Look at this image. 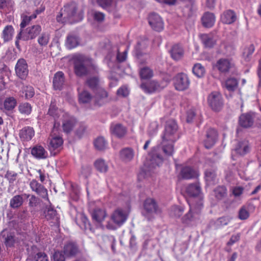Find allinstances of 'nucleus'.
I'll use <instances>...</instances> for the list:
<instances>
[{
    "mask_svg": "<svg viewBox=\"0 0 261 261\" xmlns=\"http://www.w3.org/2000/svg\"><path fill=\"white\" fill-rule=\"evenodd\" d=\"M170 53L173 60L178 61L183 57L184 52L182 48L178 44H176L172 46Z\"/></svg>",
    "mask_w": 261,
    "mask_h": 261,
    "instance_id": "obj_36",
    "label": "nucleus"
},
{
    "mask_svg": "<svg viewBox=\"0 0 261 261\" xmlns=\"http://www.w3.org/2000/svg\"><path fill=\"white\" fill-rule=\"evenodd\" d=\"M141 89L147 93H151L160 91L163 88L160 84L155 81H151L145 83H142L140 86Z\"/></svg>",
    "mask_w": 261,
    "mask_h": 261,
    "instance_id": "obj_19",
    "label": "nucleus"
},
{
    "mask_svg": "<svg viewBox=\"0 0 261 261\" xmlns=\"http://www.w3.org/2000/svg\"><path fill=\"white\" fill-rule=\"evenodd\" d=\"M92 95L87 91L84 90L79 93V100L80 103H88L92 99Z\"/></svg>",
    "mask_w": 261,
    "mask_h": 261,
    "instance_id": "obj_47",
    "label": "nucleus"
},
{
    "mask_svg": "<svg viewBox=\"0 0 261 261\" xmlns=\"http://www.w3.org/2000/svg\"><path fill=\"white\" fill-rule=\"evenodd\" d=\"M46 219L54 225L59 226V218L57 214L56 211L51 207H49L45 212Z\"/></svg>",
    "mask_w": 261,
    "mask_h": 261,
    "instance_id": "obj_26",
    "label": "nucleus"
},
{
    "mask_svg": "<svg viewBox=\"0 0 261 261\" xmlns=\"http://www.w3.org/2000/svg\"><path fill=\"white\" fill-rule=\"evenodd\" d=\"M237 16L235 12L231 10L225 11L221 16L222 22L225 24H231L236 21Z\"/></svg>",
    "mask_w": 261,
    "mask_h": 261,
    "instance_id": "obj_24",
    "label": "nucleus"
},
{
    "mask_svg": "<svg viewBox=\"0 0 261 261\" xmlns=\"http://www.w3.org/2000/svg\"><path fill=\"white\" fill-rule=\"evenodd\" d=\"M149 24L152 29L156 31L161 32L164 29V22L161 16L155 13H151L148 17Z\"/></svg>",
    "mask_w": 261,
    "mask_h": 261,
    "instance_id": "obj_12",
    "label": "nucleus"
},
{
    "mask_svg": "<svg viewBox=\"0 0 261 261\" xmlns=\"http://www.w3.org/2000/svg\"><path fill=\"white\" fill-rule=\"evenodd\" d=\"M91 216L93 220L100 223L105 219L107 214L104 209L96 208L91 213Z\"/></svg>",
    "mask_w": 261,
    "mask_h": 261,
    "instance_id": "obj_27",
    "label": "nucleus"
},
{
    "mask_svg": "<svg viewBox=\"0 0 261 261\" xmlns=\"http://www.w3.org/2000/svg\"><path fill=\"white\" fill-rule=\"evenodd\" d=\"M193 73L198 77H202L205 74V68L200 63H197L193 67Z\"/></svg>",
    "mask_w": 261,
    "mask_h": 261,
    "instance_id": "obj_51",
    "label": "nucleus"
},
{
    "mask_svg": "<svg viewBox=\"0 0 261 261\" xmlns=\"http://www.w3.org/2000/svg\"><path fill=\"white\" fill-rule=\"evenodd\" d=\"M238 85V81L235 78H229L225 83V86L226 88L229 91H234Z\"/></svg>",
    "mask_w": 261,
    "mask_h": 261,
    "instance_id": "obj_49",
    "label": "nucleus"
},
{
    "mask_svg": "<svg viewBox=\"0 0 261 261\" xmlns=\"http://www.w3.org/2000/svg\"><path fill=\"white\" fill-rule=\"evenodd\" d=\"M202 24L206 28L212 27L215 21V17L213 13L206 12L201 19Z\"/></svg>",
    "mask_w": 261,
    "mask_h": 261,
    "instance_id": "obj_37",
    "label": "nucleus"
},
{
    "mask_svg": "<svg viewBox=\"0 0 261 261\" xmlns=\"http://www.w3.org/2000/svg\"><path fill=\"white\" fill-rule=\"evenodd\" d=\"M218 134L217 131L213 128L208 129L206 134V139L204 140V145L206 148L212 147L216 142Z\"/></svg>",
    "mask_w": 261,
    "mask_h": 261,
    "instance_id": "obj_18",
    "label": "nucleus"
},
{
    "mask_svg": "<svg viewBox=\"0 0 261 261\" xmlns=\"http://www.w3.org/2000/svg\"><path fill=\"white\" fill-rule=\"evenodd\" d=\"M184 209L181 206H174L171 208L170 215L175 217H179L182 214Z\"/></svg>",
    "mask_w": 261,
    "mask_h": 261,
    "instance_id": "obj_58",
    "label": "nucleus"
},
{
    "mask_svg": "<svg viewBox=\"0 0 261 261\" xmlns=\"http://www.w3.org/2000/svg\"><path fill=\"white\" fill-rule=\"evenodd\" d=\"M19 111L23 114L29 115L32 111V107L28 102L22 103L19 106Z\"/></svg>",
    "mask_w": 261,
    "mask_h": 261,
    "instance_id": "obj_55",
    "label": "nucleus"
},
{
    "mask_svg": "<svg viewBox=\"0 0 261 261\" xmlns=\"http://www.w3.org/2000/svg\"><path fill=\"white\" fill-rule=\"evenodd\" d=\"M63 118L62 122V128L64 132L66 133H70L75 126L76 123L75 119L68 116L66 114L62 117Z\"/></svg>",
    "mask_w": 261,
    "mask_h": 261,
    "instance_id": "obj_20",
    "label": "nucleus"
},
{
    "mask_svg": "<svg viewBox=\"0 0 261 261\" xmlns=\"http://www.w3.org/2000/svg\"><path fill=\"white\" fill-rule=\"evenodd\" d=\"M41 27L39 25H34L27 28L24 31L20 30L17 36V39H22L24 41H27L30 39H33L36 38L41 32Z\"/></svg>",
    "mask_w": 261,
    "mask_h": 261,
    "instance_id": "obj_5",
    "label": "nucleus"
},
{
    "mask_svg": "<svg viewBox=\"0 0 261 261\" xmlns=\"http://www.w3.org/2000/svg\"><path fill=\"white\" fill-rule=\"evenodd\" d=\"M17 176V173L12 171H7L5 177L7 179L10 183L12 184L16 179Z\"/></svg>",
    "mask_w": 261,
    "mask_h": 261,
    "instance_id": "obj_60",
    "label": "nucleus"
},
{
    "mask_svg": "<svg viewBox=\"0 0 261 261\" xmlns=\"http://www.w3.org/2000/svg\"><path fill=\"white\" fill-rule=\"evenodd\" d=\"M215 197L218 199H222L226 194V189L224 186H219L217 187L214 190Z\"/></svg>",
    "mask_w": 261,
    "mask_h": 261,
    "instance_id": "obj_54",
    "label": "nucleus"
},
{
    "mask_svg": "<svg viewBox=\"0 0 261 261\" xmlns=\"http://www.w3.org/2000/svg\"><path fill=\"white\" fill-rule=\"evenodd\" d=\"M173 81L175 88L178 91H184L187 89L190 83L187 75L184 73L176 74L174 77Z\"/></svg>",
    "mask_w": 261,
    "mask_h": 261,
    "instance_id": "obj_9",
    "label": "nucleus"
},
{
    "mask_svg": "<svg viewBox=\"0 0 261 261\" xmlns=\"http://www.w3.org/2000/svg\"><path fill=\"white\" fill-rule=\"evenodd\" d=\"M206 180L208 182L214 181L216 178V173L214 171L207 170L205 172Z\"/></svg>",
    "mask_w": 261,
    "mask_h": 261,
    "instance_id": "obj_62",
    "label": "nucleus"
},
{
    "mask_svg": "<svg viewBox=\"0 0 261 261\" xmlns=\"http://www.w3.org/2000/svg\"><path fill=\"white\" fill-rule=\"evenodd\" d=\"M110 131L112 135L118 138L123 137L126 133L125 127L119 123H113L111 125Z\"/></svg>",
    "mask_w": 261,
    "mask_h": 261,
    "instance_id": "obj_25",
    "label": "nucleus"
},
{
    "mask_svg": "<svg viewBox=\"0 0 261 261\" xmlns=\"http://www.w3.org/2000/svg\"><path fill=\"white\" fill-rule=\"evenodd\" d=\"M29 186L32 191L35 192L41 198L48 200L47 190L36 179L30 181Z\"/></svg>",
    "mask_w": 261,
    "mask_h": 261,
    "instance_id": "obj_10",
    "label": "nucleus"
},
{
    "mask_svg": "<svg viewBox=\"0 0 261 261\" xmlns=\"http://www.w3.org/2000/svg\"><path fill=\"white\" fill-rule=\"evenodd\" d=\"M65 254H63L61 251H55L53 255L54 261H64Z\"/></svg>",
    "mask_w": 261,
    "mask_h": 261,
    "instance_id": "obj_64",
    "label": "nucleus"
},
{
    "mask_svg": "<svg viewBox=\"0 0 261 261\" xmlns=\"http://www.w3.org/2000/svg\"><path fill=\"white\" fill-rule=\"evenodd\" d=\"M180 175L182 178L185 179L193 178L198 176L196 171L189 166L183 167L180 171Z\"/></svg>",
    "mask_w": 261,
    "mask_h": 261,
    "instance_id": "obj_31",
    "label": "nucleus"
},
{
    "mask_svg": "<svg viewBox=\"0 0 261 261\" xmlns=\"http://www.w3.org/2000/svg\"><path fill=\"white\" fill-rule=\"evenodd\" d=\"M82 18V14L77 13V5L73 2L65 5L57 16V20L61 23H73L81 21Z\"/></svg>",
    "mask_w": 261,
    "mask_h": 261,
    "instance_id": "obj_1",
    "label": "nucleus"
},
{
    "mask_svg": "<svg viewBox=\"0 0 261 261\" xmlns=\"http://www.w3.org/2000/svg\"><path fill=\"white\" fill-rule=\"evenodd\" d=\"M175 141H169V139H162L161 146L162 150L166 156H170L174 152L173 144Z\"/></svg>",
    "mask_w": 261,
    "mask_h": 261,
    "instance_id": "obj_22",
    "label": "nucleus"
},
{
    "mask_svg": "<svg viewBox=\"0 0 261 261\" xmlns=\"http://www.w3.org/2000/svg\"><path fill=\"white\" fill-rule=\"evenodd\" d=\"M125 213L122 210H118L114 212L112 216L113 221L118 225L122 224L126 220Z\"/></svg>",
    "mask_w": 261,
    "mask_h": 261,
    "instance_id": "obj_34",
    "label": "nucleus"
},
{
    "mask_svg": "<svg viewBox=\"0 0 261 261\" xmlns=\"http://www.w3.org/2000/svg\"><path fill=\"white\" fill-rule=\"evenodd\" d=\"M34 261H48L47 255L44 252L37 253L34 257Z\"/></svg>",
    "mask_w": 261,
    "mask_h": 261,
    "instance_id": "obj_63",
    "label": "nucleus"
},
{
    "mask_svg": "<svg viewBox=\"0 0 261 261\" xmlns=\"http://www.w3.org/2000/svg\"><path fill=\"white\" fill-rule=\"evenodd\" d=\"M35 131L31 126H25L19 132V137L23 141H29L34 136Z\"/></svg>",
    "mask_w": 261,
    "mask_h": 261,
    "instance_id": "obj_23",
    "label": "nucleus"
},
{
    "mask_svg": "<svg viewBox=\"0 0 261 261\" xmlns=\"http://www.w3.org/2000/svg\"><path fill=\"white\" fill-rule=\"evenodd\" d=\"M150 158L145 164V172L146 175H149L151 172H153L154 170L159 167L163 161V156L156 152L155 149L153 150L149 154Z\"/></svg>",
    "mask_w": 261,
    "mask_h": 261,
    "instance_id": "obj_4",
    "label": "nucleus"
},
{
    "mask_svg": "<svg viewBox=\"0 0 261 261\" xmlns=\"http://www.w3.org/2000/svg\"><path fill=\"white\" fill-rule=\"evenodd\" d=\"M48 114L52 116L55 120L54 129H55L60 125V122L58 121L59 117H63L65 114L62 111L58 109L56 106V103L55 100H51V103L49 106Z\"/></svg>",
    "mask_w": 261,
    "mask_h": 261,
    "instance_id": "obj_11",
    "label": "nucleus"
},
{
    "mask_svg": "<svg viewBox=\"0 0 261 261\" xmlns=\"http://www.w3.org/2000/svg\"><path fill=\"white\" fill-rule=\"evenodd\" d=\"M23 194L17 195L13 197L10 201V206L13 208H17L22 205L23 202Z\"/></svg>",
    "mask_w": 261,
    "mask_h": 261,
    "instance_id": "obj_42",
    "label": "nucleus"
},
{
    "mask_svg": "<svg viewBox=\"0 0 261 261\" xmlns=\"http://www.w3.org/2000/svg\"><path fill=\"white\" fill-rule=\"evenodd\" d=\"M64 82V74L61 71L57 72L54 76L53 85L56 90H60L62 88Z\"/></svg>",
    "mask_w": 261,
    "mask_h": 261,
    "instance_id": "obj_39",
    "label": "nucleus"
},
{
    "mask_svg": "<svg viewBox=\"0 0 261 261\" xmlns=\"http://www.w3.org/2000/svg\"><path fill=\"white\" fill-rule=\"evenodd\" d=\"M74 73L77 76H85L89 73L90 61L84 56H76L73 58Z\"/></svg>",
    "mask_w": 261,
    "mask_h": 261,
    "instance_id": "obj_2",
    "label": "nucleus"
},
{
    "mask_svg": "<svg viewBox=\"0 0 261 261\" xmlns=\"http://www.w3.org/2000/svg\"><path fill=\"white\" fill-rule=\"evenodd\" d=\"M119 158L123 162H129L130 161V149L126 147L121 149L119 152Z\"/></svg>",
    "mask_w": 261,
    "mask_h": 261,
    "instance_id": "obj_48",
    "label": "nucleus"
},
{
    "mask_svg": "<svg viewBox=\"0 0 261 261\" xmlns=\"http://www.w3.org/2000/svg\"><path fill=\"white\" fill-rule=\"evenodd\" d=\"M255 206L251 203L242 206L239 211V218L241 220L247 219L249 217V211L253 210Z\"/></svg>",
    "mask_w": 261,
    "mask_h": 261,
    "instance_id": "obj_35",
    "label": "nucleus"
},
{
    "mask_svg": "<svg viewBox=\"0 0 261 261\" xmlns=\"http://www.w3.org/2000/svg\"><path fill=\"white\" fill-rule=\"evenodd\" d=\"M144 207L146 212L145 216L147 218L148 220H151V217L149 216L150 215L157 213L159 212L155 200L151 198H148L145 201Z\"/></svg>",
    "mask_w": 261,
    "mask_h": 261,
    "instance_id": "obj_15",
    "label": "nucleus"
},
{
    "mask_svg": "<svg viewBox=\"0 0 261 261\" xmlns=\"http://www.w3.org/2000/svg\"><path fill=\"white\" fill-rule=\"evenodd\" d=\"M249 143L246 140L239 142L234 149L236 153L241 156L249 152Z\"/></svg>",
    "mask_w": 261,
    "mask_h": 261,
    "instance_id": "obj_28",
    "label": "nucleus"
},
{
    "mask_svg": "<svg viewBox=\"0 0 261 261\" xmlns=\"http://www.w3.org/2000/svg\"><path fill=\"white\" fill-rule=\"evenodd\" d=\"M50 40V35L47 32L42 33L38 38L39 44L42 46H45L47 45Z\"/></svg>",
    "mask_w": 261,
    "mask_h": 261,
    "instance_id": "obj_52",
    "label": "nucleus"
},
{
    "mask_svg": "<svg viewBox=\"0 0 261 261\" xmlns=\"http://www.w3.org/2000/svg\"><path fill=\"white\" fill-rule=\"evenodd\" d=\"M231 219L232 218L229 216L220 217L214 222V226L215 229H218L223 226L227 225Z\"/></svg>",
    "mask_w": 261,
    "mask_h": 261,
    "instance_id": "obj_43",
    "label": "nucleus"
},
{
    "mask_svg": "<svg viewBox=\"0 0 261 261\" xmlns=\"http://www.w3.org/2000/svg\"><path fill=\"white\" fill-rule=\"evenodd\" d=\"M231 64L228 59H221L219 60L216 65V67L221 72L226 73L231 67Z\"/></svg>",
    "mask_w": 261,
    "mask_h": 261,
    "instance_id": "obj_33",
    "label": "nucleus"
},
{
    "mask_svg": "<svg viewBox=\"0 0 261 261\" xmlns=\"http://www.w3.org/2000/svg\"><path fill=\"white\" fill-rule=\"evenodd\" d=\"M201 41L206 48H212L215 45L216 40L212 34H203L200 35Z\"/></svg>",
    "mask_w": 261,
    "mask_h": 261,
    "instance_id": "obj_30",
    "label": "nucleus"
},
{
    "mask_svg": "<svg viewBox=\"0 0 261 261\" xmlns=\"http://www.w3.org/2000/svg\"><path fill=\"white\" fill-rule=\"evenodd\" d=\"M107 97L108 93L106 91L102 88H98L95 96V105L98 106L103 105L106 102Z\"/></svg>",
    "mask_w": 261,
    "mask_h": 261,
    "instance_id": "obj_29",
    "label": "nucleus"
},
{
    "mask_svg": "<svg viewBox=\"0 0 261 261\" xmlns=\"http://www.w3.org/2000/svg\"><path fill=\"white\" fill-rule=\"evenodd\" d=\"M17 105V100L14 97H7L4 101V108L8 111L12 110Z\"/></svg>",
    "mask_w": 261,
    "mask_h": 261,
    "instance_id": "obj_44",
    "label": "nucleus"
},
{
    "mask_svg": "<svg viewBox=\"0 0 261 261\" xmlns=\"http://www.w3.org/2000/svg\"><path fill=\"white\" fill-rule=\"evenodd\" d=\"M207 102L211 109L216 112L220 111L224 105L221 94L217 91L212 92L209 94L207 97Z\"/></svg>",
    "mask_w": 261,
    "mask_h": 261,
    "instance_id": "obj_6",
    "label": "nucleus"
},
{
    "mask_svg": "<svg viewBox=\"0 0 261 261\" xmlns=\"http://www.w3.org/2000/svg\"><path fill=\"white\" fill-rule=\"evenodd\" d=\"M178 129L176 122L172 119L169 120L166 122L165 131L162 136V139H169V141H176L177 138L175 134Z\"/></svg>",
    "mask_w": 261,
    "mask_h": 261,
    "instance_id": "obj_7",
    "label": "nucleus"
},
{
    "mask_svg": "<svg viewBox=\"0 0 261 261\" xmlns=\"http://www.w3.org/2000/svg\"><path fill=\"white\" fill-rule=\"evenodd\" d=\"M86 84L91 89L97 90L98 88L99 80L98 77L94 76L87 79Z\"/></svg>",
    "mask_w": 261,
    "mask_h": 261,
    "instance_id": "obj_53",
    "label": "nucleus"
},
{
    "mask_svg": "<svg viewBox=\"0 0 261 261\" xmlns=\"http://www.w3.org/2000/svg\"><path fill=\"white\" fill-rule=\"evenodd\" d=\"M17 75L21 79H25L28 74L29 70L26 61L23 59L18 60L15 66Z\"/></svg>",
    "mask_w": 261,
    "mask_h": 261,
    "instance_id": "obj_16",
    "label": "nucleus"
},
{
    "mask_svg": "<svg viewBox=\"0 0 261 261\" xmlns=\"http://www.w3.org/2000/svg\"><path fill=\"white\" fill-rule=\"evenodd\" d=\"M186 192L190 197V199L188 200L189 204L190 201H194L197 204L199 199H201V202L203 203V197L200 194L201 188L198 183L189 185L186 188Z\"/></svg>",
    "mask_w": 261,
    "mask_h": 261,
    "instance_id": "obj_8",
    "label": "nucleus"
},
{
    "mask_svg": "<svg viewBox=\"0 0 261 261\" xmlns=\"http://www.w3.org/2000/svg\"><path fill=\"white\" fill-rule=\"evenodd\" d=\"M23 196L26 198H29V205L30 207H36L40 203L39 198L34 195L25 193L23 194Z\"/></svg>",
    "mask_w": 261,
    "mask_h": 261,
    "instance_id": "obj_50",
    "label": "nucleus"
},
{
    "mask_svg": "<svg viewBox=\"0 0 261 261\" xmlns=\"http://www.w3.org/2000/svg\"><path fill=\"white\" fill-rule=\"evenodd\" d=\"M98 5L103 9L109 8L113 4V0H97Z\"/></svg>",
    "mask_w": 261,
    "mask_h": 261,
    "instance_id": "obj_61",
    "label": "nucleus"
},
{
    "mask_svg": "<svg viewBox=\"0 0 261 261\" xmlns=\"http://www.w3.org/2000/svg\"><path fill=\"white\" fill-rule=\"evenodd\" d=\"M254 118V113L249 112L243 114L240 116L239 124L243 127H250L253 125Z\"/></svg>",
    "mask_w": 261,
    "mask_h": 261,
    "instance_id": "obj_17",
    "label": "nucleus"
},
{
    "mask_svg": "<svg viewBox=\"0 0 261 261\" xmlns=\"http://www.w3.org/2000/svg\"><path fill=\"white\" fill-rule=\"evenodd\" d=\"M63 139L59 136H56L50 139L48 142V149L51 153L56 154L62 148Z\"/></svg>",
    "mask_w": 261,
    "mask_h": 261,
    "instance_id": "obj_14",
    "label": "nucleus"
},
{
    "mask_svg": "<svg viewBox=\"0 0 261 261\" xmlns=\"http://www.w3.org/2000/svg\"><path fill=\"white\" fill-rule=\"evenodd\" d=\"M140 75L142 79H149L152 76L153 71L149 68L145 67L140 70Z\"/></svg>",
    "mask_w": 261,
    "mask_h": 261,
    "instance_id": "obj_56",
    "label": "nucleus"
},
{
    "mask_svg": "<svg viewBox=\"0 0 261 261\" xmlns=\"http://www.w3.org/2000/svg\"><path fill=\"white\" fill-rule=\"evenodd\" d=\"M2 240L7 247L13 246L15 243L14 234L8 231L4 230L2 232Z\"/></svg>",
    "mask_w": 261,
    "mask_h": 261,
    "instance_id": "obj_32",
    "label": "nucleus"
},
{
    "mask_svg": "<svg viewBox=\"0 0 261 261\" xmlns=\"http://www.w3.org/2000/svg\"><path fill=\"white\" fill-rule=\"evenodd\" d=\"M22 92L25 93V96L27 99L31 98L34 95V89L30 86H23Z\"/></svg>",
    "mask_w": 261,
    "mask_h": 261,
    "instance_id": "obj_59",
    "label": "nucleus"
},
{
    "mask_svg": "<svg viewBox=\"0 0 261 261\" xmlns=\"http://www.w3.org/2000/svg\"><path fill=\"white\" fill-rule=\"evenodd\" d=\"M94 165L96 169L100 172L106 173L108 170V165L103 159L97 160L94 163Z\"/></svg>",
    "mask_w": 261,
    "mask_h": 261,
    "instance_id": "obj_46",
    "label": "nucleus"
},
{
    "mask_svg": "<svg viewBox=\"0 0 261 261\" xmlns=\"http://www.w3.org/2000/svg\"><path fill=\"white\" fill-rule=\"evenodd\" d=\"M14 30L13 27L11 25L6 26L2 34V37L4 39L5 42H8L11 40L13 36Z\"/></svg>",
    "mask_w": 261,
    "mask_h": 261,
    "instance_id": "obj_40",
    "label": "nucleus"
},
{
    "mask_svg": "<svg viewBox=\"0 0 261 261\" xmlns=\"http://www.w3.org/2000/svg\"><path fill=\"white\" fill-rule=\"evenodd\" d=\"M189 204L190 207V210L182 219V222L187 224H191L199 218L200 210L203 206L201 199H199V201L197 204L194 201H190Z\"/></svg>",
    "mask_w": 261,
    "mask_h": 261,
    "instance_id": "obj_3",
    "label": "nucleus"
},
{
    "mask_svg": "<svg viewBox=\"0 0 261 261\" xmlns=\"http://www.w3.org/2000/svg\"><path fill=\"white\" fill-rule=\"evenodd\" d=\"M36 17V14H33L31 16L22 15L21 16L22 21L20 23V27L21 30L25 28L30 22V21Z\"/></svg>",
    "mask_w": 261,
    "mask_h": 261,
    "instance_id": "obj_57",
    "label": "nucleus"
},
{
    "mask_svg": "<svg viewBox=\"0 0 261 261\" xmlns=\"http://www.w3.org/2000/svg\"><path fill=\"white\" fill-rule=\"evenodd\" d=\"M79 44L78 37L73 34L69 35L66 39V46L68 49H72Z\"/></svg>",
    "mask_w": 261,
    "mask_h": 261,
    "instance_id": "obj_41",
    "label": "nucleus"
},
{
    "mask_svg": "<svg viewBox=\"0 0 261 261\" xmlns=\"http://www.w3.org/2000/svg\"><path fill=\"white\" fill-rule=\"evenodd\" d=\"M77 252V247L74 243H68L64 247V253L67 257L74 256Z\"/></svg>",
    "mask_w": 261,
    "mask_h": 261,
    "instance_id": "obj_38",
    "label": "nucleus"
},
{
    "mask_svg": "<svg viewBox=\"0 0 261 261\" xmlns=\"http://www.w3.org/2000/svg\"><path fill=\"white\" fill-rule=\"evenodd\" d=\"M147 40L139 41L135 47L136 57L141 64L145 63L149 57L148 54L142 52V50L147 46Z\"/></svg>",
    "mask_w": 261,
    "mask_h": 261,
    "instance_id": "obj_13",
    "label": "nucleus"
},
{
    "mask_svg": "<svg viewBox=\"0 0 261 261\" xmlns=\"http://www.w3.org/2000/svg\"><path fill=\"white\" fill-rule=\"evenodd\" d=\"M94 145L96 149L103 150L107 148L108 143L103 137H99L95 140Z\"/></svg>",
    "mask_w": 261,
    "mask_h": 261,
    "instance_id": "obj_45",
    "label": "nucleus"
},
{
    "mask_svg": "<svg viewBox=\"0 0 261 261\" xmlns=\"http://www.w3.org/2000/svg\"><path fill=\"white\" fill-rule=\"evenodd\" d=\"M31 154L37 159H45L48 156L47 151L39 145H35L31 149Z\"/></svg>",
    "mask_w": 261,
    "mask_h": 261,
    "instance_id": "obj_21",
    "label": "nucleus"
}]
</instances>
